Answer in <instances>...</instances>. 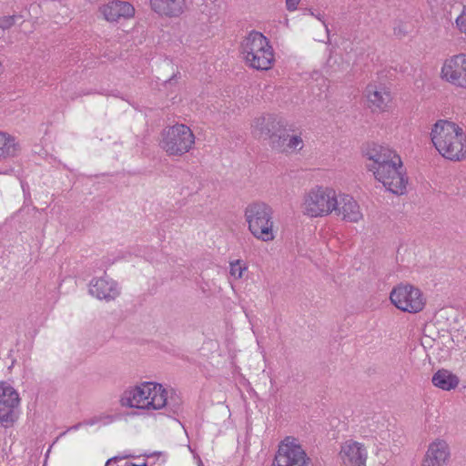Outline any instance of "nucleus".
<instances>
[{"label":"nucleus","mask_w":466,"mask_h":466,"mask_svg":"<svg viewBox=\"0 0 466 466\" xmlns=\"http://www.w3.org/2000/svg\"><path fill=\"white\" fill-rule=\"evenodd\" d=\"M118 415L102 413L86 420L83 424L86 426H93L96 424H98L99 426H106L113 423L114 421L118 420Z\"/></svg>","instance_id":"24"},{"label":"nucleus","mask_w":466,"mask_h":466,"mask_svg":"<svg viewBox=\"0 0 466 466\" xmlns=\"http://www.w3.org/2000/svg\"><path fill=\"white\" fill-rule=\"evenodd\" d=\"M451 458V450L448 441L438 437L428 445L421 466H445Z\"/></svg>","instance_id":"16"},{"label":"nucleus","mask_w":466,"mask_h":466,"mask_svg":"<svg viewBox=\"0 0 466 466\" xmlns=\"http://www.w3.org/2000/svg\"><path fill=\"white\" fill-rule=\"evenodd\" d=\"M368 449L364 443L349 439L340 443L338 461L341 466H366Z\"/></svg>","instance_id":"14"},{"label":"nucleus","mask_w":466,"mask_h":466,"mask_svg":"<svg viewBox=\"0 0 466 466\" xmlns=\"http://www.w3.org/2000/svg\"><path fill=\"white\" fill-rule=\"evenodd\" d=\"M20 398L18 392L6 382H0V422L5 427L18 419Z\"/></svg>","instance_id":"12"},{"label":"nucleus","mask_w":466,"mask_h":466,"mask_svg":"<svg viewBox=\"0 0 466 466\" xmlns=\"http://www.w3.org/2000/svg\"><path fill=\"white\" fill-rule=\"evenodd\" d=\"M338 193L329 186L317 185L305 192L301 202V212L308 218H325L333 214Z\"/></svg>","instance_id":"5"},{"label":"nucleus","mask_w":466,"mask_h":466,"mask_svg":"<svg viewBox=\"0 0 466 466\" xmlns=\"http://www.w3.org/2000/svg\"><path fill=\"white\" fill-rule=\"evenodd\" d=\"M455 27L461 34L466 35V5H463L460 15L455 19Z\"/></svg>","instance_id":"25"},{"label":"nucleus","mask_w":466,"mask_h":466,"mask_svg":"<svg viewBox=\"0 0 466 466\" xmlns=\"http://www.w3.org/2000/svg\"><path fill=\"white\" fill-rule=\"evenodd\" d=\"M287 123L276 115H262L256 117L251 124V133L258 139L268 140L270 147H279V134L285 131Z\"/></svg>","instance_id":"9"},{"label":"nucleus","mask_w":466,"mask_h":466,"mask_svg":"<svg viewBox=\"0 0 466 466\" xmlns=\"http://www.w3.org/2000/svg\"><path fill=\"white\" fill-rule=\"evenodd\" d=\"M198 466H203V463H202V461H201V460L199 458H198Z\"/></svg>","instance_id":"30"},{"label":"nucleus","mask_w":466,"mask_h":466,"mask_svg":"<svg viewBox=\"0 0 466 466\" xmlns=\"http://www.w3.org/2000/svg\"><path fill=\"white\" fill-rule=\"evenodd\" d=\"M365 96L369 107L373 112H388L392 105L391 88L385 83H370L365 89Z\"/></svg>","instance_id":"13"},{"label":"nucleus","mask_w":466,"mask_h":466,"mask_svg":"<svg viewBox=\"0 0 466 466\" xmlns=\"http://www.w3.org/2000/svg\"><path fill=\"white\" fill-rule=\"evenodd\" d=\"M311 15L315 16L316 18H318L319 20H320V21H321V17H320V15H315L313 13H311Z\"/></svg>","instance_id":"28"},{"label":"nucleus","mask_w":466,"mask_h":466,"mask_svg":"<svg viewBox=\"0 0 466 466\" xmlns=\"http://www.w3.org/2000/svg\"><path fill=\"white\" fill-rule=\"evenodd\" d=\"M442 339H443V340H445V343H447V342H448V343H451V342H452V341H451V338H450V336H447V337H444V336H443V337H442Z\"/></svg>","instance_id":"27"},{"label":"nucleus","mask_w":466,"mask_h":466,"mask_svg":"<svg viewBox=\"0 0 466 466\" xmlns=\"http://www.w3.org/2000/svg\"><path fill=\"white\" fill-rule=\"evenodd\" d=\"M430 137L432 146L443 158L461 161L466 157V133L456 122L437 120L431 127Z\"/></svg>","instance_id":"3"},{"label":"nucleus","mask_w":466,"mask_h":466,"mask_svg":"<svg viewBox=\"0 0 466 466\" xmlns=\"http://www.w3.org/2000/svg\"><path fill=\"white\" fill-rule=\"evenodd\" d=\"M309 460L298 440L287 437L279 444L272 466H307Z\"/></svg>","instance_id":"11"},{"label":"nucleus","mask_w":466,"mask_h":466,"mask_svg":"<svg viewBox=\"0 0 466 466\" xmlns=\"http://www.w3.org/2000/svg\"><path fill=\"white\" fill-rule=\"evenodd\" d=\"M300 0H286L287 9L290 12L295 11L298 8Z\"/></svg>","instance_id":"26"},{"label":"nucleus","mask_w":466,"mask_h":466,"mask_svg":"<svg viewBox=\"0 0 466 466\" xmlns=\"http://www.w3.org/2000/svg\"><path fill=\"white\" fill-rule=\"evenodd\" d=\"M150 6L161 16L178 17L186 9V0H150Z\"/></svg>","instance_id":"19"},{"label":"nucleus","mask_w":466,"mask_h":466,"mask_svg":"<svg viewBox=\"0 0 466 466\" xmlns=\"http://www.w3.org/2000/svg\"><path fill=\"white\" fill-rule=\"evenodd\" d=\"M248 264L242 259H235L229 262V275L235 280L241 279L248 271Z\"/></svg>","instance_id":"23"},{"label":"nucleus","mask_w":466,"mask_h":466,"mask_svg":"<svg viewBox=\"0 0 466 466\" xmlns=\"http://www.w3.org/2000/svg\"><path fill=\"white\" fill-rule=\"evenodd\" d=\"M20 145L16 138L8 133L0 131V159L17 156Z\"/></svg>","instance_id":"21"},{"label":"nucleus","mask_w":466,"mask_h":466,"mask_svg":"<svg viewBox=\"0 0 466 466\" xmlns=\"http://www.w3.org/2000/svg\"><path fill=\"white\" fill-rule=\"evenodd\" d=\"M390 300L396 309L410 314L421 312L427 303L424 293L409 283L395 286L390 292Z\"/></svg>","instance_id":"8"},{"label":"nucleus","mask_w":466,"mask_h":466,"mask_svg":"<svg viewBox=\"0 0 466 466\" xmlns=\"http://www.w3.org/2000/svg\"><path fill=\"white\" fill-rule=\"evenodd\" d=\"M196 137L191 128L177 123L165 127L159 138V147L168 157H182L193 149Z\"/></svg>","instance_id":"7"},{"label":"nucleus","mask_w":466,"mask_h":466,"mask_svg":"<svg viewBox=\"0 0 466 466\" xmlns=\"http://www.w3.org/2000/svg\"><path fill=\"white\" fill-rule=\"evenodd\" d=\"M6 171H0V174H5Z\"/></svg>","instance_id":"31"},{"label":"nucleus","mask_w":466,"mask_h":466,"mask_svg":"<svg viewBox=\"0 0 466 466\" xmlns=\"http://www.w3.org/2000/svg\"><path fill=\"white\" fill-rule=\"evenodd\" d=\"M365 155L371 161L369 169L388 191L395 195L406 192L408 177L395 150L386 145L372 143L366 148Z\"/></svg>","instance_id":"1"},{"label":"nucleus","mask_w":466,"mask_h":466,"mask_svg":"<svg viewBox=\"0 0 466 466\" xmlns=\"http://www.w3.org/2000/svg\"><path fill=\"white\" fill-rule=\"evenodd\" d=\"M431 382L436 388L450 391L458 387L460 380L458 376L453 374L451 371L441 369L433 374Z\"/></svg>","instance_id":"20"},{"label":"nucleus","mask_w":466,"mask_h":466,"mask_svg":"<svg viewBox=\"0 0 466 466\" xmlns=\"http://www.w3.org/2000/svg\"><path fill=\"white\" fill-rule=\"evenodd\" d=\"M279 147H272V148L286 152V153H294L301 150L304 147V142L300 136H289L287 132V127H285V131L279 134Z\"/></svg>","instance_id":"22"},{"label":"nucleus","mask_w":466,"mask_h":466,"mask_svg":"<svg viewBox=\"0 0 466 466\" xmlns=\"http://www.w3.org/2000/svg\"><path fill=\"white\" fill-rule=\"evenodd\" d=\"M245 63L257 70H268L274 63V52L268 40L261 33H249L241 43Z\"/></svg>","instance_id":"6"},{"label":"nucleus","mask_w":466,"mask_h":466,"mask_svg":"<svg viewBox=\"0 0 466 466\" xmlns=\"http://www.w3.org/2000/svg\"><path fill=\"white\" fill-rule=\"evenodd\" d=\"M440 78L454 87L466 89V53L446 57L441 66Z\"/></svg>","instance_id":"10"},{"label":"nucleus","mask_w":466,"mask_h":466,"mask_svg":"<svg viewBox=\"0 0 466 466\" xmlns=\"http://www.w3.org/2000/svg\"><path fill=\"white\" fill-rule=\"evenodd\" d=\"M333 214L347 223L359 224L364 219V214L359 202L351 195L346 193L338 194Z\"/></svg>","instance_id":"15"},{"label":"nucleus","mask_w":466,"mask_h":466,"mask_svg":"<svg viewBox=\"0 0 466 466\" xmlns=\"http://www.w3.org/2000/svg\"><path fill=\"white\" fill-rule=\"evenodd\" d=\"M245 221L252 236L263 242H270L276 238L273 209L265 202H252L244 210Z\"/></svg>","instance_id":"4"},{"label":"nucleus","mask_w":466,"mask_h":466,"mask_svg":"<svg viewBox=\"0 0 466 466\" xmlns=\"http://www.w3.org/2000/svg\"><path fill=\"white\" fill-rule=\"evenodd\" d=\"M99 12L109 23L119 22L134 17L135 7L127 1L114 0L102 5Z\"/></svg>","instance_id":"18"},{"label":"nucleus","mask_w":466,"mask_h":466,"mask_svg":"<svg viewBox=\"0 0 466 466\" xmlns=\"http://www.w3.org/2000/svg\"><path fill=\"white\" fill-rule=\"evenodd\" d=\"M168 391L160 383L142 381L127 387L119 396L123 409L152 412L164 409L168 401Z\"/></svg>","instance_id":"2"},{"label":"nucleus","mask_w":466,"mask_h":466,"mask_svg":"<svg viewBox=\"0 0 466 466\" xmlns=\"http://www.w3.org/2000/svg\"><path fill=\"white\" fill-rule=\"evenodd\" d=\"M89 294L106 302L115 300L121 293L118 283L107 275L93 278L88 285Z\"/></svg>","instance_id":"17"},{"label":"nucleus","mask_w":466,"mask_h":466,"mask_svg":"<svg viewBox=\"0 0 466 466\" xmlns=\"http://www.w3.org/2000/svg\"><path fill=\"white\" fill-rule=\"evenodd\" d=\"M81 424L76 425L71 428V430H77L80 427Z\"/></svg>","instance_id":"29"}]
</instances>
